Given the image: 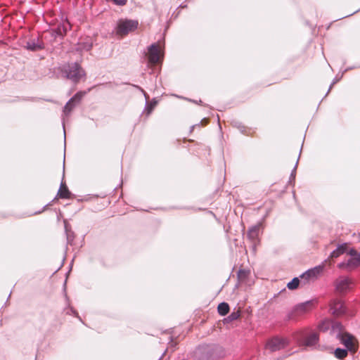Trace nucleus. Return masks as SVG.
Segmentation results:
<instances>
[{
  "instance_id": "obj_2",
  "label": "nucleus",
  "mask_w": 360,
  "mask_h": 360,
  "mask_svg": "<svg viewBox=\"0 0 360 360\" xmlns=\"http://www.w3.org/2000/svg\"><path fill=\"white\" fill-rule=\"evenodd\" d=\"M337 338L351 353L354 354L357 352L359 349V342L354 335L347 332H342L340 333Z\"/></svg>"
},
{
  "instance_id": "obj_24",
  "label": "nucleus",
  "mask_w": 360,
  "mask_h": 360,
  "mask_svg": "<svg viewBox=\"0 0 360 360\" xmlns=\"http://www.w3.org/2000/svg\"><path fill=\"white\" fill-rule=\"evenodd\" d=\"M349 254L352 256V257H359L360 253H358L356 250L352 249L349 250Z\"/></svg>"
},
{
  "instance_id": "obj_20",
  "label": "nucleus",
  "mask_w": 360,
  "mask_h": 360,
  "mask_svg": "<svg viewBox=\"0 0 360 360\" xmlns=\"http://www.w3.org/2000/svg\"><path fill=\"white\" fill-rule=\"evenodd\" d=\"M86 91H79L77 92L72 98V101H73L74 103H79L82 99V98L85 96L86 94Z\"/></svg>"
},
{
  "instance_id": "obj_17",
  "label": "nucleus",
  "mask_w": 360,
  "mask_h": 360,
  "mask_svg": "<svg viewBox=\"0 0 360 360\" xmlns=\"http://www.w3.org/2000/svg\"><path fill=\"white\" fill-rule=\"evenodd\" d=\"M347 349H344L341 348H338L335 351V356L338 359H342L347 356L348 354Z\"/></svg>"
},
{
  "instance_id": "obj_23",
  "label": "nucleus",
  "mask_w": 360,
  "mask_h": 360,
  "mask_svg": "<svg viewBox=\"0 0 360 360\" xmlns=\"http://www.w3.org/2000/svg\"><path fill=\"white\" fill-rule=\"evenodd\" d=\"M115 4L118 6H124L127 4V0H111Z\"/></svg>"
},
{
  "instance_id": "obj_8",
  "label": "nucleus",
  "mask_w": 360,
  "mask_h": 360,
  "mask_svg": "<svg viewBox=\"0 0 360 360\" xmlns=\"http://www.w3.org/2000/svg\"><path fill=\"white\" fill-rule=\"evenodd\" d=\"M319 341V334L316 332H311L307 335L302 342L305 347H311L315 345Z\"/></svg>"
},
{
  "instance_id": "obj_11",
  "label": "nucleus",
  "mask_w": 360,
  "mask_h": 360,
  "mask_svg": "<svg viewBox=\"0 0 360 360\" xmlns=\"http://www.w3.org/2000/svg\"><path fill=\"white\" fill-rule=\"evenodd\" d=\"M259 233V225H255L251 227L248 231V237L253 243L255 245L258 241Z\"/></svg>"
},
{
  "instance_id": "obj_10",
  "label": "nucleus",
  "mask_w": 360,
  "mask_h": 360,
  "mask_svg": "<svg viewBox=\"0 0 360 360\" xmlns=\"http://www.w3.org/2000/svg\"><path fill=\"white\" fill-rule=\"evenodd\" d=\"M351 283L352 282L348 278L341 277L336 281V288L339 292H343L349 288Z\"/></svg>"
},
{
  "instance_id": "obj_22",
  "label": "nucleus",
  "mask_w": 360,
  "mask_h": 360,
  "mask_svg": "<svg viewBox=\"0 0 360 360\" xmlns=\"http://www.w3.org/2000/svg\"><path fill=\"white\" fill-rule=\"evenodd\" d=\"M75 103L73 101H72V100L70 99L65 105V112H70L72 108H74L75 106Z\"/></svg>"
},
{
  "instance_id": "obj_16",
  "label": "nucleus",
  "mask_w": 360,
  "mask_h": 360,
  "mask_svg": "<svg viewBox=\"0 0 360 360\" xmlns=\"http://www.w3.org/2000/svg\"><path fill=\"white\" fill-rule=\"evenodd\" d=\"M229 305L226 302H221L217 307L218 313L221 316L226 315L229 311Z\"/></svg>"
},
{
  "instance_id": "obj_6",
  "label": "nucleus",
  "mask_w": 360,
  "mask_h": 360,
  "mask_svg": "<svg viewBox=\"0 0 360 360\" xmlns=\"http://www.w3.org/2000/svg\"><path fill=\"white\" fill-rule=\"evenodd\" d=\"M331 313L335 316H340L345 311V307L341 300H334L330 304Z\"/></svg>"
},
{
  "instance_id": "obj_12",
  "label": "nucleus",
  "mask_w": 360,
  "mask_h": 360,
  "mask_svg": "<svg viewBox=\"0 0 360 360\" xmlns=\"http://www.w3.org/2000/svg\"><path fill=\"white\" fill-rule=\"evenodd\" d=\"M71 195L65 183L62 182L58 192V197L63 199H70L71 198Z\"/></svg>"
},
{
  "instance_id": "obj_3",
  "label": "nucleus",
  "mask_w": 360,
  "mask_h": 360,
  "mask_svg": "<svg viewBox=\"0 0 360 360\" xmlns=\"http://www.w3.org/2000/svg\"><path fill=\"white\" fill-rule=\"evenodd\" d=\"M65 72L67 78L75 83H78L81 79L86 76L84 69L77 63L70 65Z\"/></svg>"
},
{
  "instance_id": "obj_15",
  "label": "nucleus",
  "mask_w": 360,
  "mask_h": 360,
  "mask_svg": "<svg viewBox=\"0 0 360 360\" xmlns=\"http://www.w3.org/2000/svg\"><path fill=\"white\" fill-rule=\"evenodd\" d=\"M68 29H70V24L67 21L64 22L62 25H59L56 30V32L58 35L63 36L66 34L67 30Z\"/></svg>"
},
{
  "instance_id": "obj_7",
  "label": "nucleus",
  "mask_w": 360,
  "mask_h": 360,
  "mask_svg": "<svg viewBox=\"0 0 360 360\" xmlns=\"http://www.w3.org/2000/svg\"><path fill=\"white\" fill-rule=\"evenodd\" d=\"M218 350V347L212 346H206L199 349L200 352L205 355V360H215L216 353Z\"/></svg>"
},
{
  "instance_id": "obj_4",
  "label": "nucleus",
  "mask_w": 360,
  "mask_h": 360,
  "mask_svg": "<svg viewBox=\"0 0 360 360\" xmlns=\"http://www.w3.org/2000/svg\"><path fill=\"white\" fill-rule=\"evenodd\" d=\"M287 345L288 341L286 339L274 337L266 342L265 349L269 352H274L284 349Z\"/></svg>"
},
{
  "instance_id": "obj_5",
  "label": "nucleus",
  "mask_w": 360,
  "mask_h": 360,
  "mask_svg": "<svg viewBox=\"0 0 360 360\" xmlns=\"http://www.w3.org/2000/svg\"><path fill=\"white\" fill-rule=\"evenodd\" d=\"M148 61L151 65H156L160 60V48L158 44H152L148 49Z\"/></svg>"
},
{
  "instance_id": "obj_1",
  "label": "nucleus",
  "mask_w": 360,
  "mask_h": 360,
  "mask_svg": "<svg viewBox=\"0 0 360 360\" xmlns=\"http://www.w3.org/2000/svg\"><path fill=\"white\" fill-rule=\"evenodd\" d=\"M139 25L137 20L129 19H120L117 21L115 29V33L120 37H124L129 33L135 31Z\"/></svg>"
},
{
  "instance_id": "obj_14",
  "label": "nucleus",
  "mask_w": 360,
  "mask_h": 360,
  "mask_svg": "<svg viewBox=\"0 0 360 360\" xmlns=\"http://www.w3.org/2000/svg\"><path fill=\"white\" fill-rule=\"evenodd\" d=\"M347 248V244L340 245L335 250L331 252L328 261L333 260L335 258H338L341 255L344 254Z\"/></svg>"
},
{
  "instance_id": "obj_19",
  "label": "nucleus",
  "mask_w": 360,
  "mask_h": 360,
  "mask_svg": "<svg viewBox=\"0 0 360 360\" xmlns=\"http://www.w3.org/2000/svg\"><path fill=\"white\" fill-rule=\"evenodd\" d=\"M249 271L245 269H240L238 272V278L240 281H244L248 276Z\"/></svg>"
},
{
  "instance_id": "obj_25",
  "label": "nucleus",
  "mask_w": 360,
  "mask_h": 360,
  "mask_svg": "<svg viewBox=\"0 0 360 360\" xmlns=\"http://www.w3.org/2000/svg\"><path fill=\"white\" fill-rule=\"evenodd\" d=\"M323 325H324V323H322V324H320V325L319 326V329H320V330H323Z\"/></svg>"
},
{
  "instance_id": "obj_18",
  "label": "nucleus",
  "mask_w": 360,
  "mask_h": 360,
  "mask_svg": "<svg viewBox=\"0 0 360 360\" xmlns=\"http://www.w3.org/2000/svg\"><path fill=\"white\" fill-rule=\"evenodd\" d=\"M300 282V281L298 278H294L290 282L288 283L287 287L290 290H295L298 288Z\"/></svg>"
},
{
  "instance_id": "obj_21",
  "label": "nucleus",
  "mask_w": 360,
  "mask_h": 360,
  "mask_svg": "<svg viewBox=\"0 0 360 360\" xmlns=\"http://www.w3.org/2000/svg\"><path fill=\"white\" fill-rule=\"evenodd\" d=\"M240 311L232 312L228 317V319L231 321H235L240 317Z\"/></svg>"
},
{
  "instance_id": "obj_13",
  "label": "nucleus",
  "mask_w": 360,
  "mask_h": 360,
  "mask_svg": "<svg viewBox=\"0 0 360 360\" xmlns=\"http://www.w3.org/2000/svg\"><path fill=\"white\" fill-rule=\"evenodd\" d=\"M312 307L313 302L311 301H308L296 306L295 311L298 314H302L310 310Z\"/></svg>"
},
{
  "instance_id": "obj_9",
  "label": "nucleus",
  "mask_w": 360,
  "mask_h": 360,
  "mask_svg": "<svg viewBox=\"0 0 360 360\" xmlns=\"http://www.w3.org/2000/svg\"><path fill=\"white\" fill-rule=\"evenodd\" d=\"M323 267L322 266H316L307 271L306 273L301 276L302 279L310 280L316 278L323 271Z\"/></svg>"
}]
</instances>
